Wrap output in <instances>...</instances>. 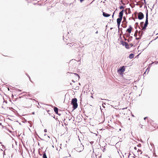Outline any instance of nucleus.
I'll return each instance as SVG.
<instances>
[{"label": "nucleus", "mask_w": 158, "mask_h": 158, "mask_svg": "<svg viewBox=\"0 0 158 158\" xmlns=\"http://www.w3.org/2000/svg\"><path fill=\"white\" fill-rule=\"evenodd\" d=\"M148 13L147 12L146 15V19L145 22V23L144 24L143 26V22H142L140 23V25L141 27L142 28L141 30L143 31H144L146 29V28L148 24Z\"/></svg>", "instance_id": "obj_1"}, {"label": "nucleus", "mask_w": 158, "mask_h": 158, "mask_svg": "<svg viewBox=\"0 0 158 158\" xmlns=\"http://www.w3.org/2000/svg\"><path fill=\"white\" fill-rule=\"evenodd\" d=\"M124 10H123L121 11L119 14V18H118L117 19V25L118 26V27L119 28L120 25L121 23V22L122 20V19L123 17V14Z\"/></svg>", "instance_id": "obj_2"}, {"label": "nucleus", "mask_w": 158, "mask_h": 158, "mask_svg": "<svg viewBox=\"0 0 158 158\" xmlns=\"http://www.w3.org/2000/svg\"><path fill=\"white\" fill-rule=\"evenodd\" d=\"M34 100L35 99L32 98H30L29 99L25 101L24 103L25 106L28 108L31 107Z\"/></svg>", "instance_id": "obj_3"}, {"label": "nucleus", "mask_w": 158, "mask_h": 158, "mask_svg": "<svg viewBox=\"0 0 158 158\" xmlns=\"http://www.w3.org/2000/svg\"><path fill=\"white\" fill-rule=\"evenodd\" d=\"M77 100L76 98H74L72 99L71 104L73 105V108L74 109H76L78 106Z\"/></svg>", "instance_id": "obj_4"}, {"label": "nucleus", "mask_w": 158, "mask_h": 158, "mask_svg": "<svg viewBox=\"0 0 158 158\" xmlns=\"http://www.w3.org/2000/svg\"><path fill=\"white\" fill-rule=\"evenodd\" d=\"M133 29V28L131 25L129 26V27L126 31L129 34L131 33V31Z\"/></svg>", "instance_id": "obj_5"}, {"label": "nucleus", "mask_w": 158, "mask_h": 158, "mask_svg": "<svg viewBox=\"0 0 158 158\" xmlns=\"http://www.w3.org/2000/svg\"><path fill=\"white\" fill-rule=\"evenodd\" d=\"M138 19L141 20L143 18L144 15L142 12H140L138 13Z\"/></svg>", "instance_id": "obj_6"}, {"label": "nucleus", "mask_w": 158, "mask_h": 158, "mask_svg": "<svg viewBox=\"0 0 158 158\" xmlns=\"http://www.w3.org/2000/svg\"><path fill=\"white\" fill-rule=\"evenodd\" d=\"M125 71V68L124 66H123L121 69H118V72L119 73H122Z\"/></svg>", "instance_id": "obj_7"}, {"label": "nucleus", "mask_w": 158, "mask_h": 158, "mask_svg": "<svg viewBox=\"0 0 158 158\" xmlns=\"http://www.w3.org/2000/svg\"><path fill=\"white\" fill-rule=\"evenodd\" d=\"M103 15L104 17H107L110 16V15L106 13L105 12H103Z\"/></svg>", "instance_id": "obj_8"}, {"label": "nucleus", "mask_w": 158, "mask_h": 158, "mask_svg": "<svg viewBox=\"0 0 158 158\" xmlns=\"http://www.w3.org/2000/svg\"><path fill=\"white\" fill-rule=\"evenodd\" d=\"M80 148L77 147V148H76L77 151H78L79 152H81V150L82 149V146L81 145V144H80Z\"/></svg>", "instance_id": "obj_9"}, {"label": "nucleus", "mask_w": 158, "mask_h": 158, "mask_svg": "<svg viewBox=\"0 0 158 158\" xmlns=\"http://www.w3.org/2000/svg\"><path fill=\"white\" fill-rule=\"evenodd\" d=\"M54 110L56 114H58V109L56 107H54Z\"/></svg>", "instance_id": "obj_10"}, {"label": "nucleus", "mask_w": 158, "mask_h": 158, "mask_svg": "<svg viewBox=\"0 0 158 158\" xmlns=\"http://www.w3.org/2000/svg\"><path fill=\"white\" fill-rule=\"evenodd\" d=\"M134 54H131L129 56V58L130 59H132L133 58H134Z\"/></svg>", "instance_id": "obj_11"}, {"label": "nucleus", "mask_w": 158, "mask_h": 158, "mask_svg": "<svg viewBox=\"0 0 158 158\" xmlns=\"http://www.w3.org/2000/svg\"><path fill=\"white\" fill-rule=\"evenodd\" d=\"M143 33V31H140L139 32V35L140 37L142 36Z\"/></svg>", "instance_id": "obj_12"}, {"label": "nucleus", "mask_w": 158, "mask_h": 158, "mask_svg": "<svg viewBox=\"0 0 158 158\" xmlns=\"http://www.w3.org/2000/svg\"><path fill=\"white\" fill-rule=\"evenodd\" d=\"M74 74L75 76L78 79H79L80 76L78 74L76 73H74Z\"/></svg>", "instance_id": "obj_13"}, {"label": "nucleus", "mask_w": 158, "mask_h": 158, "mask_svg": "<svg viewBox=\"0 0 158 158\" xmlns=\"http://www.w3.org/2000/svg\"><path fill=\"white\" fill-rule=\"evenodd\" d=\"M153 127H150V126H149L148 125V129H149L150 130H153Z\"/></svg>", "instance_id": "obj_14"}, {"label": "nucleus", "mask_w": 158, "mask_h": 158, "mask_svg": "<svg viewBox=\"0 0 158 158\" xmlns=\"http://www.w3.org/2000/svg\"><path fill=\"white\" fill-rule=\"evenodd\" d=\"M125 46V47L127 49L129 48V45L127 43V44H126Z\"/></svg>", "instance_id": "obj_15"}, {"label": "nucleus", "mask_w": 158, "mask_h": 158, "mask_svg": "<svg viewBox=\"0 0 158 158\" xmlns=\"http://www.w3.org/2000/svg\"><path fill=\"white\" fill-rule=\"evenodd\" d=\"M43 157V158H47L46 153H44Z\"/></svg>", "instance_id": "obj_16"}, {"label": "nucleus", "mask_w": 158, "mask_h": 158, "mask_svg": "<svg viewBox=\"0 0 158 158\" xmlns=\"http://www.w3.org/2000/svg\"><path fill=\"white\" fill-rule=\"evenodd\" d=\"M137 32H138V31L137 30H136L135 32V33L134 34V36L135 37H136L137 35Z\"/></svg>", "instance_id": "obj_17"}, {"label": "nucleus", "mask_w": 158, "mask_h": 158, "mask_svg": "<svg viewBox=\"0 0 158 158\" xmlns=\"http://www.w3.org/2000/svg\"><path fill=\"white\" fill-rule=\"evenodd\" d=\"M152 123L153 124V125L152 126H153L154 128H155L156 127V124L154 123V122H152Z\"/></svg>", "instance_id": "obj_18"}, {"label": "nucleus", "mask_w": 158, "mask_h": 158, "mask_svg": "<svg viewBox=\"0 0 158 158\" xmlns=\"http://www.w3.org/2000/svg\"><path fill=\"white\" fill-rule=\"evenodd\" d=\"M127 42H123V43L122 44H123V46H125V45H126V44H127Z\"/></svg>", "instance_id": "obj_19"}, {"label": "nucleus", "mask_w": 158, "mask_h": 158, "mask_svg": "<svg viewBox=\"0 0 158 158\" xmlns=\"http://www.w3.org/2000/svg\"><path fill=\"white\" fill-rule=\"evenodd\" d=\"M119 8L120 9H122L124 8V7L123 6H121Z\"/></svg>", "instance_id": "obj_20"}, {"label": "nucleus", "mask_w": 158, "mask_h": 158, "mask_svg": "<svg viewBox=\"0 0 158 158\" xmlns=\"http://www.w3.org/2000/svg\"><path fill=\"white\" fill-rule=\"evenodd\" d=\"M137 151L138 152H140V154H141L142 153V152H141V150H139V149H138Z\"/></svg>", "instance_id": "obj_21"}, {"label": "nucleus", "mask_w": 158, "mask_h": 158, "mask_svg": "<svg viewBox=\"0 0 158 158\" xmlns=\"http://www.w3.org/2000/svg\"><path fill=\"white\" fill-rule=\"evenodd\" d=\"M130 45L131 46V47H132L133 46V44L132 43H130Z\"/></svg>", "instance_id": "obj_22"}, {"label": "nucleus", "mask_w": 158, "mask_h": 158, "mask_svg": "<svg viewBox=\"0 0 158 158\" xmlns=\"http://www.w3.org/2000/svg\"><path fill=\"white\" fill-rule=\"evenodd\" d=\"M76 44H73V45H72V46H74V48H76V47H76Z\"/></svg>", "instance_id": "obj_23"}, {"label": "nucleus", "mask_w": 158, "mask_h": 158, "mask_svg": "<svg viewBox=\"0 0 158 158\" xmlns=\"http://www.w3.org/2000/svg\"><path fill=\"white\" fill-rule=\"evenodd\" d=\"M141 145L140 144H138L137 145V146H138L139 147H141Z\"/></svg>", "instance_id": "obj_24"}, {"label": "nucleus", "mask_w": 158, "mask_h": 158, "mask_svg": "<svg viewBox=\"0 0 158 158\" xmlns=\"http://www.w3.org/2000/svg\"><path fill=\"white\" fill-rule=\"evenodd\" d=\"M140 38V37H138H138H136V39L137 40H139V39Z\"/></svg>", "instance_id": "obj_25"}, {"label": "nucleus", "mask_w": 158, "mask_h": 158, "mask_svg": "<svg viewBox=\"0 0 158 158\" xmlns=\"http://www.w3.org/2000/svg\"><path fill=\"white\" fill-rule=\"evenodd\" d=\"M134 149L135 150H137V148L136 147H135L134 148Z\"/></svg>", "instance_id": "obj_26"}, {"label": "nucleus", "mask_w": 158, "mask_h": 158, "mask_svg": "<svg viewBox=\"0 0 158 158\" xmlns=\"http://www.w3.org/2000/svg\"><path fill=\"white\" fill-rule=\"evenodd\" d=\"M84 0H80V1L81 2H82Z\"/></svg>", "instance_id": "obj_27"}, {"label": "nucleus", "mask_w": 158, "mask_h": 158, "mask_svg": "<svg viewBox=\"0 0 158 158\" xmlns=\"http://www.w3.org/2000/svg\"><path fill=\"white\" fill-rule=\"evenodd\" d=\"M144 126V125H142L141 128H143V126Z\"/></svg>", "instance_id": "obj_28"}, {"label": "nucleus", "mask_w": 158, "mask_h": 158, "mask_svg": "<svg viewBox=\"0 0 158 158\" xmlns=\"http://www.w3.org/2000/svg\"><path fill=\"white\" fill-rule=\"evenodd\" d=\"M29 79H30V81H31V82L33 83V82L31 81V80L30 78Z\"/></svg>", "instance_id": "obj_29"}, {"label": "nucleus", "mask_w": 158, "mask_h": 158, "mask_svg": "<svg viewBox=\"0 0 158 158\" xmlns=\"http://www.w3.org/2000/svg\"><path fill=\"white\" fill-rule=\"evenodd\" d=\"M18 90L19 91H22V90H20L19 89Z\"/></svg>", "instance_id": "obj_30"}, {"label": "nucleus", "mask_w": 158, "mask_h": 158, "mask_svg": "<svg viewBox=\"0 0 158 158\" xmlns=\"http://www.w3.org/2000/svg\"><path fill=\"white\" fill-rule=\"evenodd\" d=\"M146 118H146V117L144 118V119H145Z\"/></svg>", "instance_id": "obj_31"}, {"label": "nucleus", "mask_w": 158, "mask_h": 158, "mask_svg": "<svg viewBox=\"0 0 158 158\" xmlns=\"http://www.w3.org/2000/svg\"><path fill=\"white\" fill-rule=\"evenodd\" d=\"M130 83V82H128L127 83L128 84H129Z\"/></svg>", "instance_id": "obj_32"}, {"label": "nucleus", "mask_w": 158, "mask_h": 158, "mask_svg": "<svg viewBox=\"0 0 158 158\" xmlns=\"http://www.w3.org/2000/svg\"><path fill=\"white\" fill-rule=\"evenodd\" d=\"M114 13H113V15H112V17H113V16H114Z\"/></svg>", "instance_id": "obj_33"}, {"label": "nucleus", "mask_w": 158, "mask_h": 158, "mask_svg": "<svg viewBox=\"0 0 158 158\" xmlns=\"http://www.w3.org/2000/svg\"><path fill=\"white\" fill-rule=\"evenodd\" d=\"M71 63H72V61L70 62V64H71Z\"/></svg>", "instance_id": "obj_34"}, {"label": "nucleus", "mask_w": 158, "mask_h": 158, "mask_svg": "<svg viewBox=\"0 0 158 158\" xmlns=\"http://www.w3.org/2000/svg\"><path fill=\"white\" fill-rule=\"evenodd\" d=\"M1 143H0V145L1 146V145H2V144H1Z\"/></svg>", "instance_id": "obj_35"}, {"label": "nucleus", "mask_w": 158, "mask_h": 158, "mask_svg": "<svg viewBox=\"0 0 158 158\" xmlns=\"http://www.w3.org/2000/svg\"><path fill=\"white\" fill-rule=\"evenodd\" d=\"M8 90H9V88H8Z\"/></svg>", "instance_id": "obj_36"}, {"label": "nucleus", "mask_w": 158, "mask_h": 158, "mask_svg": "<svg viewBox=\"0 0 158 158\" xmlns=\"http://www.w3.org/2000/svg\"><path fill=\"white\" fill-rule=\"evenodd\" d=\"M73 89H75L74 88H73Z\"/></svg>", "instance_id": "obj_37"}, {"label": "nucleus", "mask_w": 158, "mask_h": 158, "mask_svg": "<svg viewBox=\"0 0 158 158\" xmlns=\"http://www.w3.org/2000/svg\"><path fill=\"white\" fill-rule=\"evenodd\" d=\"M44 130V131H46V130Z\"/></svg>", "instance_id": "obj_38"}, {"label": "nucleus", "mask_w": 158, "mask_h": 158, "mask_svg": "<svg viewBox=\"0 0 158 158\" xmlns=\"http://www.w3.org/2000/svg\"><path fill=\"white\" fill-rule=\"evenodd\" d=\"M44 130V131H46V130Z\"/></svg>", "instance_id": "obj_39"}, {"label": "nucleus", "mask_w": 158, "mask_h": 158, "mask_svg": "<svg viewBox=\"0 0 158 158\" xmlns=\"http://www.w3.org/2000/svg\"><path fill=\"white\" fill-rule=\"evenodd\" d=\"M144 1H145V0H144Z\"/></svg>", "instance_id": "obj_40"}]
</instances>
